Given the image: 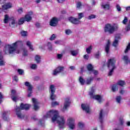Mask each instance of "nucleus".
I'll use <instances>...</instances> for the list:
<instances>
[{
  "label": "nucleus",
  "mask_w": 130,
  "mask_h": 130,
  "mask_svg": "<svg viewBox=\"0 0 130 130\" xmlns=\"http://www.w3.org/2000/svg\"><path fill=\"white\" fill-rule=\"evenodd\" d=\"M57 2L59 3H63V1L64 0H57Z\"/></svg>",
  "instance_id": "obj_63"
},
{
  "label": "nucleus",
  "mask_w": 130,
  "mask_h": 130,
  "mask_svg": "<svg viewBox=\"0 0 130 130\" xmlns=\"http://www.w3.org/2000/svg\"><path fill=\"white\" fill-rule=\"evenodd\" d=\"M130 10V7H126V11H129Z\"/></svg>",
  "instance_id": "obj_64"
},
{
  "label": "nucleus",
  "mask_w": 130,
  "mask_h": 130,
  "mask_svg": "<svg viewBox=\"0 0 130 130\" xmlns=\"http://www.w3.org/2000/svg\"><path fill=\"white\" fill-rule=\"evenodd\" d=\"M94 56L95 58L99 59L100 56V51H98L96 53L94 54Z\"/></svg>",
  "instance_id": "obj_35"
},
{
  "label": "nucleus",
  "mask_w": 130,
  "mask_h": 130,
  "mask_svg": "<svg viewBox=\"0 0 130 130\" xmlns=\"http://www.w3.org/2000/svg\"><path fill=\"white\" fill-rule=\"evenodd\" d=\"M116 63V60H115V58H110L108 60L107 66L108 69H111L108 74V76L109 77L112 76V74H113L114 70L116 69V66H115Z\"/></svg>",
  "instance_id": "obj_4"
},
{
  "label": "nucleus",
  "mask_w": 130,
  "mask_h": 130,
  "mask_svg": "<svg viewBox=\"0 0 130 130\" xmlns=\"http://www.w3.org/2000/svg\"><path fill=\"white\" fill-rule=\"evenodd\" d=\"M105 33H108L109 34H113L114 32L118 30V26H113L110 23H107L105 25L104 28Z\"/></svg>",
  "instance_id": "obj_5"
},
{
  "label": "nucleus",
  "mask_w": 130,
  "mask_h": 130,
  "mask_svg": "<svg viewBox=\"0 0 130 130\" xmlns=\"http://www.w3.org/2000/svg\"><path fill=\"white\" fill-rule=\"evenodd\" d=\"M51 116H53L52 117V122L57 121L60 129L64 127L66 120L63 116L58 115V111L51 110L47 113L46 115L44 116V118H50Z\"/></svg>",
  "instance_id": "obj_1"
},
{
  "label": "nucleus",
  "mask_w": 130,
  "mask_h": 130,
  "mask_svg": "<svg viewBox=\"0 0 130 130\" xmlns=\"http://www.w3.org/2000/svg\"><path fill=\"white\" fill-rule=\"evenodd\" d=\"M10 114V112H4L2 114L3 119H4L5 121H9V120H10V118H9Z\"/></svg>",
  "instance_id": "obj_17"
},
{
  "label": "nucleus",
  "mask_w": 130,
  "mask_h": 130,
  "mask_svg": "<svg viewBox=\"0 0 130 130\" xmlns=\"http://www.w3.org/2000/svg\"><path fill=\"white\" fill-rule=\"evenodd\" d=\"M79 82H85V80L82 76H80L79 79Z\"/></svg>",
  "instance_id": "obj_57"
},
{
  "label": "nucleus",
  "mask_w": 130,
  "mask_h": 130,
  "mask_svg": "<svg viewBox=\"0 0 130 130\" xmlns=\"http://www.w3.org/2000/svg\"><path fill=\"white\" fill-rule=\"evenodd\" d=\"M51 105L52 107H54V106H57L59 105V103H58V102H52Z\"/></svg>",
  "instance_id": "obj_37"
},
{
  "label": "nucleus",
  "mask_w": 130,
  "mask_h": 130,
  "mask_svg": "<svg viewBox=\"0 0 130 130\" xmlns=\"http://www.w3.org/2000/svg\"><path fill=\"white\" fill-rule=\"evenodd\" d=\"M0 99H4V95L2 94V92H0Z\"/></svg>",
  "instance_id": "obj_62"
},
{
  "label": "nucleus",
  "mask_w": 130,
  "mask_h": 130,
  "mask_svg": "<svg viewBox=\"0 0 130 130\" xmlns=\"http://www.w3.org/2000/svg\"><path fill=\"white\" fill-rule=\"evenodd\" d=\"M13 8V5L12 3L9 2L5 5H2V9L3 10H9V9H12Z\"/></svg>",
  "instance_id": "obj_19"
},
{
  "label": "nucleus",
  "mask_w": 130,
  "mask_h": 130,
  "mask_svg": "<svg viewBox=\"0 0 130 130\" xmlns=\"http://www.w3.org/2000/svg\"><path fill=\"white\" fill-rule=\"evenodd\" d=\"M94 80V77H90L87 78V82H92Z\"/></svg>",
  "instance_id": "obj_48"
},
{
  "label": "nucleus",
  "mask_w": 130,
  "mask_h": 130,
  "mask_svg": "<svg viewBox=\"0 0 130 130\" xmlns=\"http://www.w3.org/2000/svg\"><path fill=\"white\" fill-rule=\"evenodd\" d=\"M26 45L29 47V49H30L31 51H33V50H34V49L33 48V46H32L30 41H28L26 42Z\"/></svg>",
  "instance_id": "obj_28"
},
{
  "label": "nucleus",
  "mask_w": 130,
  "mask_h": 130,
  "mask_svg": "<svg viewBox=\"0 0 130 130\" xmlns=\"http://www.w3.org/2000/svg\"><path fill=\"white\" fill-rule=\"evenodd\" d=\"M81 108L83 110L86 112V113H89L90 112V107L89 106H86L85 104H82Z\"/></svg>",
  "instance_id": "obj_20"
},
{
  "label": "nucleus",
  "mask_w": 130,
  "mask_h": 130,
  "mask_svg": "<svg viewBox=\"0 0 130 130\" xmlns=\"http://www.w3.org/2000/svg\"><path fill=\"white\" fill-rule=\"evenodd\" d=\"M93 49V48H92V46H90L88 48H86V52L88 54L91 53V50Z\"/></svg>",
  "instance_id": "obj_30"
},
{
  "label": "nucleus",
  "mask_w": 130,
  "mask_h": 130,
  "mask_svg": "<svg viewBox=\"0 0 130 130\" xmlns=\"http://www.w3.org/2000/svg\"><path fill=\"white\" fill-rule=\"evenodd\" d=\"M91 72H93V74L94 75H98V71H96V70H94L93 71Z\"/></svg>",
  "instance_id": "obj_61"
},
{
  "label": "nucleus",
  "mask_w": 130,
  "mask_h": 130,
  "mask_svg": "<svg viewBox=\"0 0 130 130\" xmlns=\"http://www.w3.org/2000/svg\"><path fill=\"white\" fill-rule=\"evenodd\" d=\"M116 100L118 103H120V101L121 100V96H117Z\"/></svg>",
  "instance_id": "obj_42"
},
{
  "label": "nucleus",
  "mask_w": 130,
  "mask_h": 130,
  "mask_svg": "<svg viewBox=\"0 0 130 130\" xmlns=\"http://www.w3.org/2000/svg\"><path fill=\"white\" fill-rule=\"evenodd\" d=\"M84 17V14L83 13H78V18H76L73 17H70L68 18V20L71 23L74 25H78L81 23L80 20Z\"/></svg>",
  "instance_id": "obj_6"
},
{
  "label": "nucleus",
  "mask_w": 130,
  "mask_h": 130,
  "mask_svg": "<svg viewBox=\"0 0 130 130\" xmlns=\"http://www.w3.org/2000/svg\"><path fill=\"white\" fill-rule=\"evenodd\" d=\"M61 13L62 15H66V14H67V11H66V10H62L61 11Z\"/></svg>",
  "instance_id": "obj_60"
},
{
  "label": "nucleus",
  "mask_w": 130,
  "mask_h": 130,
  "mask_svg": "<svg viewBox=\"0 0 130 130\" xmlns=\"http://www.w3.org/2000/svg\"><path fill=\"white\" fill-rule=\"evenodd\" d=\"M71 105V100H70V98H66L65 99V102L64 103V105L61 109V111L62 112H64L65 111H67L68 110V108L70 107Z\"/></svg>",
  "instance_id": "obj_8"
},
{
  "label": "nucleus",
  "mask_w": 130,
  "mask_h": 130,
  "mask_svg": "<svg viewBox=\"0 0 130 130\" xmlns=\"http://www.w3.org/2000/svg\"><path fill=\"white\" fill-rule=\"evenodd\" d=\"M11 93H12V95H13V96H15V95H16V90L12 89L11 90Z\"/></svg>",
  "instance_id": "obj_58"
},
{
  "label": "nucleus",
  "mask_w": 130,
  "mask_h": 130,
  "mask_svg": "<svg viewBox=\"0 0 130 130\" xmlns=\"http://www.w3.org/2000/svg\"><path fill=\"white\" fill-rule=\"evenodd\" d=\"M99 119L100 123L102 124V123H103V110L102 109L101 110L100 113Z\"/></svg>",
  "instance_id": "obj_23"
},
{
  "label": "nucleus",
  "mask_w": 130,
  "mask_h": 130,
  "mask_svg": "<svg viewBox=\"0 0 130 130\" xmlns=\"http://www.w3.org/2000/svg\"><path fill=\"white\" fill-rule=\"evenodd\" d=\"M31 107V105L28 104H20V107L16 106L15 108V112L18 118H24L25 116L21 113V110H29Z\"/></svg>",
  "instance_id": "obj_2"
},
{
  "label": "nucleus",
  "mask_w": 130,
  "mask_h": 130,
  "mask_svg": "<svg viewBox=\"0 0 130 130\" xmlns=\"http://www.w3.org/2000/svg\"><path fill=\"white\" fill-rule=\"evenodd\" d=\"M130 30V20H129V23L126 26V31H129Z\"/></svg>",
  "instance_id": "obj_47"
},
{
  "label": "nucleus",
  "mask_w": 130,
  "mask_h": 130,
  "mask_svg": "<svg viewBox=\"0 0 130 130\" xmlns=\"http://www.w3.org/2000/svg\"><path fill=\"white\" fill-rule=\"evenodd\" d=\"M71 54H72V55H73V56H76V55H77V54H78V52H77V51H75V50H71L70 51Z\"/></svg>",
  "instance_id": "obj_34"
},
{
  "label": "nucleus",
  "mask_w": 130,
  "mask_h": 130,
  "mask_svg": "<svg viewBox=\"0 0 130 130\" xmlns=\"http://www.w3.org/2000/svg\"><path fill=\"white\" fill-rule=\"evenodd\" d=\"M13 79L15 82H18L19 81V79L18 78V76H15L13 77Z\"/></svg>",
  "instance_id": "obj_52"
},
{
  "label": "nucleus",
  "mask_w": 130,
  "mask_h": 130,
  "mask_svg": "<svg viewBox=\"0 0 130 130\" xmlns=\"http://www.w3.org/2000/svg\"><path fill=\"white\" fill-rule=\"evenodd\" d=\"M18 42L19 41L14 43L12 44V46L11 45H6L4 49L5 54H8L9 53V54H13L16 53V50H17V47L18 46Z\"/></svg>",
  "instance_id": "obj_3"
},
{
  "label": "nucleus",
  "mask_w": 130,
  "mask_h": 130,
  "mask_svg": "<svg viewBox=\"0 0 130 130\" xmlns=\"http://www.w3.org/2000/svg\"><path fill=\"white\" fill-rule=\"evenodd\" d=\"M17 72L18 73L19 75H20V76L24 75V70H23L22 69H18Z\"/></svg>",
  "instance_id": "obj_32"
},
{
  "label": "nucleus",
  "mask_w": 130,
  "mask_h": 130,
  "mask_svg": "<svg viewBox=\"0 0 130 130\" xmlns=\"http://www.w3.org/2000/svg\"><path fill=\"white\" fill-rule=\"evenodd\" d=\"M21 36H23V37H25V36H27V34L28 32L27 31L22 30L21 31Z\"/></svg>",
  "instance_id": "obj_33"
},
{
  "label": "nucleus",
  "mask_w": 130,
  "mask_h": 130,
  "mask_svg": "<svg viewBox=\"0 0 130 130\" xmlns=\"http://www.w3.org/2000/svg\"><path fill=\"white\" fill-rule=\"evenodd\" d=\"M58 24V19L56 17H53L50 21V26L51 27H56Z\"/></svg>",
  "instance_id": "obj_13"
},
{
  "label": "nucleus",
  "mask_w": 130,
  "mask_h": 130,
  "mask_svg": "<svg viewBox=\"0 0 130 130\" xmlns=\"http://www.w3.org/2000/svg\"><path fill=\"white\" fill-rule=\"evenodd\" d=\"M24 20L26 21V22H30L32 20V17L30 15L26 14L24 17Z\"/></svg>",
  "instance_id": "obj_26"
},
{
  "label": "nucleus",
  "mask_w": 130,
  "mask_h": 130,
  "mask_svg": "<svg viewBox=\"0 0 130 130\" xmlns=\"http://www.w3.org/2000/svg\"><path fill=\"white\" fill-rule=\"evenodd\" d=\"M17 12H18L19 14L21 15V14H22V13H23L24 11H23L22 8H20L17 10Z\"/></svg>",
  "instance_id": "obj_45"
},
{
  "label": "nucleus",
  "mask_w": 130,
  "mask_h": 130,
  "mask_svg": "<svg viewBox=\"0 0 130 130\" xmlns=\"http://www.w3.org/2000/svg\"><path fill=\"white\" fill-rule=\"evenodd\" d=\"M57 57L58 59H60V58H61V57H62V54H57Z\"/></svg>",
  "instance_id": "obj_56"
},
{
  "label": "nucleus",
  "mask_w": 130,
  "mask_h": 130,
  "mask_svg": "<svg viewBox=\"0 0 130 130\" xmlns=\"http://www.w3.org/2000/svg\"><path fill=\"white\" fill-rule=\"evenodd\" d=\"M55 38H56V37L55 36V34H53L51 36V37L50 38V40L52 41V40H54V39H55Z\"/></svg>",
  "instance_id": "obj_44"
},
{
  "label": "nucleus",
  "mask_w": 130,
  "mask_h": 130,
  "mask_svg": "<svg viewBox=\"0 0 130 130\" xmlns=\"http://www.w3.org/2000/svg\"><path fill=\"white\" fill-rule=\"evenodd\" d=\"M50 89L51 91V94H50V99L52 100V101H54V100H55V98L56 97V95L54 94L55 93V88L54 87V85H51L50 86Z\"/></svg>",
  "instance_id": "obj_10"
},
{
  "label": "nucleus",
  "mask_w": 130,
  "mask_h": 130,
  "mask_svg": "<svg viewBox=\"0 0 130 130\" xmlns=\"http://www.w3.org/2000/svg\"><path fill=\"white\" fill-rule=\"evenodd\" d=\"M115 39L113 42V46L114 47H117V45H118V39H120V37H115Z\"/></svg>",
  "instance_id": "obj_21"
},
{
  "label": "nucleus",
  "mask_w": 130,
  "mask_h": 130,
  "mask_svg": "<svg viewBox=\"0 0 130 130\" xmlns=\"http://www.w3.org/2000/svg\"><path fill=\"white\" fill-rule=\"evenodd\" d=\"M82 7V3L81 2H78L77 4V8L80 9Z\"/></svg>",
  "instance_id": "obj_50"
},
{
  "label": "nucleus",
  "mask_w": 130,
  "mask_h": 130,
  "mask_svg": "<svg viewBox=\"0 0 130 130\" xmlns=\"http://www.w3.org/2000/svg\"><path fill=\"white\" fill-rule=\"evenodd\" d=\"M87 70L88 71V72H93L94 71V67H93V65L91 63H89L87 67Z\"/></svg>",
  "instance_id": "obj_25"
},
{
  "label": "nucleus",
  "mask_w": 130,
  "mask_h": 130,
  "mask_svg": "<svg viewBox=\"0 0 130 130\" xmlns=\"http://www.w3.org/2000/svg\"><path fill=\"white\" fill-rule=\"evenodd\" d=\"M9 21H12L11 25H15V24H16V19H15V17H11L10 18L9 17V15L6 14L4 20V23L7 24L9 22Z\"/></svg>",
  "instance_id": "obj_9"
},
{
  "label": "nucleus",
  "mask_w": 130,
  "mask_h": 130,
  "mask_svg": "<svg viewBox=\"0 0 130 130\" xmlns=\"http://www.w3.org/2000/svg\"><path fill=\"white\" fill-rule=\"evenodd\" d=\"M11 99H12L13 101H14V102H17V96H12Z\"/></svg>",
  "instance_id": "obj_53"
},
{
  "label": "nucleus",
  "mask_w": 130,
  "mask_h": 130,
  "mask_svg": "<svg viewBox=\"0 0 130 130\" xmlns=\"http://www.w3.org/2000/svg\"><path fill=\"white\" fill-rule=\"evenodd\" d=\"M95 18H96V15L94 14H91L88 17V20H92V19H95Z\"/></svg>",
  "instance_id": "obj_36"
},
{
  "label": "nucleus",
  "mask_w": 130,
  "mask_h": 130,
  "mask_svg": "<svg viewBox=\"0 0 130 130\" xmlns=\"http://www.w3.org/2000/svg\"><path fill=\"white\" fill-rule=\"evenodd\" d=\"M65 33L67 35H70V34H72V30L71 29H66Z\"/></svg>",
  "instance_id": "obj_43"
},
{
  "label": "nucleus",
  "mask_w": 130,
  "mask_h": 130,
  "mask_svg": "<svg viewBox=\"0 0 130 130\" xmlns=\"http://www.w3.org/2000/svg\"><path fill=\"white\" fill-rule=\"evenodd\" d=\"M4 57H3V55H2V51H0V66L1 67H3L5 66V62L3 60Z\"/></svg>",
  "instance_id": "obj_22"
},
{
  "label": "nucleus",
  "mask_w": 130,
  "mask_h": 130,
  "mask_svg": "<svg viewBox=\"0 0 130 130\" xmlns=\"http://www.w3.org/2000/svg\"><path fill=\"white\" fill-rule=\"evenodd\" d=\"M95 90L93 89V87L91 88V90L89 92V95L90 96V99H95L97 100L99 103H102V97L100 95H94Z\"/></svg>",
  "instance_id": "obj_7"
},
{
  "label": "nucleus",
  "mask_w": 130,
  "mask_h": 130,
  "mask_svg": "<svg viewBox=\"0 0 130 130\" xmlns=\"http://www.w3.org/2000/svg\"><path fill=\"white\" fill-rule=\"evenodd\" d=\"M102 8L104 10H107L108 11L110 10V5L109 4H103L102 5Z\"/></svg>",
  "instance_id": "obj_24"
},
{
  "label": "nucleus",
  "mask_w": 130,
  "mask_h": 130,
  "mask_svg": "<svg viewBox=\"0 0 130 130\" xmlns=\"http://www.w3.org/2000/svg\"><path fill=\"white\" fill-rule=\"evenodd\" d=\"M23 56H27L28 55L27 51V50H24L23 51Z\"/></svg>",
  "instance_id": "obj_55"
},
{
  "label": "nucleus",
  "mask_w": 130,
  "mask_h": 130,
  "mask_svg": "<svg viewBox=\"0 0 130 130\" xmlns=\"http://www.w3.org/2000/svg\"><path fill=\"white\" fill-rule=\"evenodd\" d=\"M25 18L23 17L21 18L18 21L19 25H22L25 22Z\"/></svg>",
  "instance_id": "obj_29"
},
{
  "label": "nucleus",
  "mask_w": 130,
  "mask_h": 130,
  "mask_svg": "<svg viewBox=\"0 0 130 130\" xmlns=\"http://www.w3.org/2000/svg\"><path fill=\"white\" fill-rule=\"evenodd\" d=\"M80 85L83 86V85H90L91 82H80Z\"/></svg>",
  "instance_id": "obj_38"
},
{
  "label": "nucleus",
  "mask_w": 130,
  "mask_h": 130,
  "mask_svg": "<svg viewBox=\"0 0 130 130\" xmlns=\"http://www.w3.org/2000/svg\"><path fill=\"white\" fill-rule=\"evenodd\" d=\"M84 124H83L82 122H79L78 123V126L80 128H83L84 127Z\"/></svg>",
  "instance_id": "obj_49"
},
{
  "label": "nucleus",
  "mask_w": 130,
  "mask_h": 130,
  "mask_svg": "<svg viewBox=\"0 0 130 130\" xmlns=\"http://www.w3.org/2000/svg\"><path fill=\"white\" fill-rule=\"evenodd\" d=\"M127 17H125L124 18V20L122 21V23L123 24H124V25H126V23H127Z\"/></svg>",
  "instance_id": "obj_41"
},
{
  "label": "nucleus",
  "mask_w": 130,
  "mask_h": 130,
  "mask_svg": "<svg viewBox=\"0 0 130 130\" xmlns=\"http://www.w3.org/2000/svg\"><path fill=\"white\" fill-rule=\"evenodd\" d=\"M105 51H106L107 54H108L110 51V41L109 40H108L105 46Z\"/></svg>",
  "instance_id": "obj_18"
},
{
  "label": "nucleus",
  "mask_w": 130,
  "mask_h": 130,
  "mask_svg": "<svg viewBox=\"0 0 130 130\" xmlns=\"http://www.w3.org/2000/svg\"><path fill=\"white\" fill-rule=\"evenodd\" d=\"M68 124L71 129H74L75 128V119L73 118H70L68 120Z\"/></svg>",
  "instance_id": "obj_15"
},
{
  "label": "nucleus",
  "mask_w": 130,
  "mask_h": 130,
  "mask_svg": "<svg viewBox=\"0 0 130 130\" xmlns=\"http://www.w3.org/2000/svg\"><path fill=\"white\" fill-rule=\"evenodd\" d=\"M35 60L36 61L37 63H40L41 61V56L39 55H36Z\"/></svg>",
  "instance_id": "obj_27"
},
{
  "label": "nucleus",
  "mask_w": 130,
  "mask_h": 130,
  "mask_svg": "<svg viewBox=\"0 0 130 130\" xmlns=\"http://www.w3.org/2000/svg\"><path fill=\"white\" fill-rule=\"evenodd\" d=\"M118 85L123 87L125 85V82H118L117 84H113L112 86V92H116V91H118Z\"/></svg>",
  "instance_id": "obj_11"
},
{
  "label": "nucleus",
  "mask_w": 130,
  "mask_h": 130,
  "mask_svg": "<svg viewBox=\"0 0 130 130\" xmlns=\"http://www.w3.org/2000/svg\"><path fill=\"white\" fill-rule=\"evenodd\" d=\"M83 58H84V59H87V60H88V59H89V55L88 54H85L83 56Z\"/></svg>",
  "instance_id": "obj_54"
},
{
  "label": "nucleus",
  "mask_w": 130,
  "mask_h": 130,
  "mask_svg": "<svg viewBox=\"0 0 130 130\" xmlns=\"http://www.w3.org/2000/svg\"><path fill=\"white\" fill-rule=\"evenodd\" d=\"M123 60H124L125 63H128V62H129L128 57L126 55L123 56Z\"/></svg>",
  "instance_id": "obj_31"
},
{
  "label": "nucleus",
  "mask_w": 130,
  "mask_h": 130,
  "mask_svg": "<svg viewBox=\"0 0 130 130\" xmlns=\"http://www.w3.org/2000/svg\"><path fill=\"white\" fill-rule=\"evenodd\" d=\"M25 85L28 87L27 91L28 93L27 94V97H31L32 96V91H33V86L28 82L25 83Z\"/></svg>",
  "instance_id": "obj_12"
},
{
  "label": "nucleus",
  "mask_w": 130,
  "mask_h": 130,
  "mask_svg": "<svg viewBox=\"0 0 130 130\" xmlns=\"http://www.w3.org/2000/svg\"><path fill=\"white\" fill-rule=\"evenodd\" d=\"M49 50H52V46H51V43L48 42L47 44Z\"/></svg>",
  "instance_id": "obj_40"
},
{
  "label": "nucleus",
  "mask_w": 130,
  "mask_h": 130,
  "mask_svg": "<svg viewBox=\"0 0 130 130\" xmlns=\"http://www.w3.org/2000/svg\"><path fill=\"white\" fill-rule=\"evenodd\" d=\"M63 70H64V67L59 66L57 67L53 72V75L54 76H56L58 74H59L60 73H61V72H63Z\"/></svg>",
  "instance_id": "obj_14"
},
{
  "label": "nucleus",
  "mask_w": 130,
  "mask_h": 130,
  "mask_svg": "<svg viewBox=\"0 0 130 130\" xmlns=\"http://www.w3.org/2000/svg\"><path fill=\"white\" fill-rule=\"evenodd\" d=\"M32 101L34 106L33 109L36 111L38 110L39 109V106H38V104H39V103L37 101L36 99H35V98H32Z\"/></svg>",
  "instance_id": "obj_16"
},
{
  "label": "nucleus",
  "mask_w": 130,
  "mask_h": 130,
  "mask_svg": "<svg viewBox=\"0 0 130 130\" xmlns=\"http://www.w3.org/2000/svg\"><path fill=\"white\" fill-rule=\"evenodd\" d=\"M116 8L118 12H120V11H121V7H120V6H119V5L117 4L116 6Z\"/></svg>",
  "instance_id": "obj_46"
},
{
  "label": "nucleus",
  "mask_w": 130,
  "mask_h": 130,
  "mask_svg": "<svg viewBox=\"0 0 130 130\" xmlns=\"http://www.w3.org/2000/svg\"><path fill=\"white\" fill-rule=\"evenodd\" d=\"M36 26L37 27V28H39V27H40V23L37 22L36 23Z\"/></svg>",
  "instance_id": "obj_59"
},
{
  "label": "nucleus",
  "mask_w": 130,
  "mask_h": 130,
  "mask_svg": "<svg viewBox=\"0 0 130 130\" xmlns=\"http://www.w3.org/2000/svg\"><path fill=\"white\" fill-rule=\"evenodd\" d=\"M37 68V65L36 64H32L31 66V69L32 70H35Z\"/></svg>",
  "instance_id": "obj_51"
},
{
  "label": "nucleus",
  "mask_w": 130,
  "mask_h": 130,
  "mask_svg": "<svg viewBox=\"0 0 130 130\" xmlns=\"http://www.w3.org/2000/svg\"><path fill=\"white\" fill-rule=\"evenodd\" d=\"M129 49H130V43H129V44L127 45V47H126V49H125V51H124L125 53H127V52H128V51L129 50Z\"/></svg>",
  "instance_id": "obj_39"
}]
</instances>
